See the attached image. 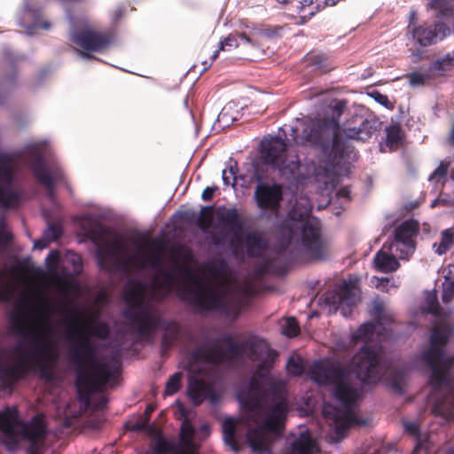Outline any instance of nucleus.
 <instances>
[{
    "label": "nucleus",
    "instance_id": "obj_1",
    "mask_svg": "<svg viewBox=\"0 0 454 454\" xmlns=\"http://www.w3.org/2000/svg\"><path fill=\"white\" fill-rule=\"evenodd\" d=\"M346 107V100L331 99L325 110L328 117L312 121L304 128L301 137H294L295 143L312 145L325 155L333 156V160L351 158L354 148L348 139H369L377 130L379 122L375 118H364L363 115L356 114L341 131L339 119Z\"/></svg>",
    "mask_w": 454,
    "mask_h": 454
},
{
    "label": "nucleus",
    "instance_id": "obj_2",
    "mask_svg": "<svg viewBox=\"0 0 454 454\" xmlns=\"http://www.w3.org/2000/svg\"><path fill=\"white\" fill-rule=\"evenodd\" d=\"M66 313L72 318L67 328V338L73 341L70 358L77 368L75 386L78 397L86 406H90L91 395L101 392L105 386L114 381V372L108 363L96 359V348L79 322L78 312L66 309Z\"/></svg>",
    "mask_w": 454,
    "mask_h": 454
},
{
    "label": "nucleus",
    "instance_id": "obj_3",
    "mask_svg": "<svg viewBox=\"0 0 454 454\" xmlns=\"http://www.w3.org/2000/svg\"><path fill=\"white\" fill-rule=\"evenodd\" d=\"M309 373L311 379L317 384L333 386L335 398L343 404V409L330 404L323 408L324 417L334 423V434L338 440L344 438L353 425L365 424L364 421L358 419L351 410L357 398V391L349 382L348 366L315 362L309 369Z\"/></svg>",
    "mask_w": 454,
    "mask_h": 454
},
{
    "label": "nucleus",
    "instance_id": "obj_4",
    "mask_svg": "<svg viewBox=\"0 0 454 454\" xmlns=\"http://www.w3.org/2000/svg\"><path fill=\"white\" fill-rule=\"evenodd\" d=\"M450 334V329L447 325L434 327L430 336V347L423 352L422 358L432 371L429 383L433 388H447V393L433 404V414L446 420H454V387L449 379L450 370L454 365V357H446L444 352Z\"/></svg>",
    "mask_w": 454,
    "mask_h": 454
},
{
    "label": "nucleus",
    "instance_id": "obj_5",
    "mask_svg": "<svg viewBox=\"0 0 454 454\" xmlns=\"http://www.w3.org/2000/svg\"><path fill=\"white\" fill-rule=\"evenodd\" d=\"M223 342L226 344V350L222 349L217 340H207L197 345L190 353L191 361L218 366L243 356L251 361H259L278 355L264 340L257 337L237 341L231 335H226Z\"/></svg>",
    "mask_w": 454,
    "mask_h": 454
},
{
    "label": "nucleus",
    "instance_id": "obj_6",
    "mask_svg": "<svg viewBox=\"0 0 454 454\" xmlns=\"http://www.w3.org/2000/svg\"><path fill=\"white\" fill-rule=\"evenodd\" d=\"M48 434L45 415L37 413L29 420L23 421L16 406H6L0 410V443L6 449L15 450L20 440H26L29 446L27 454H43Z\"/></svg>",
    "mask_w": 454,
    "mask_h": 454
},
{
    "label": "nucleus",
    "instance_id": "obj_7",
    "mask_svg": "<svg viewBox=\"0 0 454 454\" xmlns=\"http://www.w3.org/2000/svg\"><path fill=\"white\" fill-rule=\"evenodd\" d=\"M265 417L260 427L249 429L247 439L254 451H262L269 445L268 433L281 435L289 411L286 384L270 380L263 391Z\"/></svg>",
    "mask_w": 454,
    "mask_h": 454
},
{
    "label": "nucleus",
    "instance_id": "obj_8",
    "mask_svg": "<svg viewBox=\"0 0 454 454\" xmlns=\"http://www.w3.org/2000/svg\"><path fill=\"white\" fill-rule=\"evenodd\" d=\"M289 239L294 242L298 254L309 262H319L327 259L330 253V242L321 234L319 223L307 215L291 212L285 223Z\"/></svg>",
    "mask_w": 454,
    "mask_h": 454
},
{
    "label": "nucleus",
    "instance_id": "obj_9",
    "mask_svg": "<svg viewBox=\"0 0 454 454\" xmlns=\"http://www.w3.org/2000/svg\"><path fill=\"white\" fill-rule=\"evenodd\" d=\"M126 309L123 317L140 337L151 338L160 323V317L146 303V286L139 280L127 285L124 289Z\"/></svg>",
    "mask_w": 454,
    "mask_h": 454
},
{
    "label": "nucleus",
    "instance_id": "obj_10",
    "mask_svg": "<svg viewBox=\"0 0 454 454\" xmlns=\"http://www.w3.org/2000/svg\"><path fill=\"white\" fill-rule=\"evenodd\" d=\"M52 326L48 320L40 325H31L28 333L31 336V349L27 360L38 371L42 379L52 380L54 369L59 361V351L56 341L51 337Z\"/></svg>",
    "mask_w": 454,
    "mask_h": 454
},
{
    "label": "nucleus",
    "instance_id": "obj_11",
    "mask_svg": "<svg viewBox=\"0 0 454 454\" xmlns=\"http://www.w3.org/2000/svg\"><path fill=\"white\" fill-rule=\"evenodd\" d=\"M223 226L233 233L230 246L234 254L243 251L249 258H260L267 251L269 242L263 233L258 230H251L243 236L239 232L243 230V221L236 208L227 209L221 216Z\"/></svg>",
    "mask_w": 454,
    "mask_h": 454
},
{
    "label": "nucleus",
    "instance_id": "obj_12",
    "mask_svg": "<svg viewBox=\"0 0 454 454\" xmlns=\"http://www.w3.org/2000/svg\"><path fill=\"white\" fill-rule=\"evenodd\" d=\"M184 294L183 299L189 302L201 312H219L224 317L237 318L241 312L239 301L227 299L213 287L199 286L193 289L189 285L179 287Z\"/></svg>",
    "mask_w": 454,
    "mask_h": 454
},
{
    "label": "nucleus",
    "instance_id": "obj_13",
    "mask_svg": "<svg viewBox=\"0 0 454 454\" xmlns=\"http://www.w3.org/2000/svg\"><path fill=\"white\" fill-rule=\"evenodd\" d=\"M260 155L262 161L278 169L283 175L294 174L299 170L301 162L297 155L286 154V144L278 137L265 138L261 142Z\"/></svg>",
    "mask_w": 454,
    "mask_h": 454
},
{
    "label": "nucleus",
    "instance_id": "obj_14",
    "mask_svg": "<svg viewBox=\"0 0 454 454\" xmlns=\"http://www.w3.org/2000/svg\"><path fill=\"white\" fill-rule=\"evenodd\" d=\"M147 265L158 272L153 281V288L162 297H166L176 286V270L175 268L170 270L163 268V246L161 243L157 242V249L152 247L141 256L140 267L144 268Z\"/></svg>",
    "mask_w": 454,
    "mask_h": 454
},
{
    "label": "nucleus",
    "instance_id": "obj_15",
    "mask_svg": "<svg viewBox=\"0 0 454 454\" xmlns=\"http://www.w3.org/2000/svg\"><path fill=\"white\" fill-rule=\"evenodd\" d=\"M350 367L364 384L376 383L382 377L380 353L367 344L353 356Z\"/></svg>",
    "mask_w": 454,
    "mask_h": 454
},
{
    "label": "nucleus",
    "instance_id": "obj_16",
    "mask_svg": "<svg viewBox=\"0 0 454 454\" xmlns=\"http://www.w3.org/2000/svg\"><path fill=\"white\" fill-rule=\"evenodd\" d=\"M70 40L83 51L80 55L90 59V52H101L113 42V35L108 31H98L93 28H82L72 33Z\"/></svg>",
    "mask_w": 454,
    "mask_h": 454
},
{
    "label": "nucleus",
    "instance_id": "obj_17",
    "mask_svg": "<svg viewBox=\"0 0 454 454\" xmlns=\"http://www.w3.org/2000/svg\"><path fill=\"white\" fill-rule=\"evenodd\" d=\"M419 232V223L414 219H409L403 221L399 224L394 234V240L389 246L391 250L393 247H396V250H400L401 258L408 256L412 254L416 247L414 239Z\"/></svg>",
    "mask_w": 454,
    "mask_h": 454
},
{
    "label": "nucleus",
    "instance_id": "obj_18",
    "mask_svg": "<svg viewBox=\"0 0 454 454\" xmlns=\"http://www.w3.org/2000/svg\"><path fill=\"white\" fill-rule=\"evenodd\" d=\"M283 187L281 184L260 183L256 185L254 197L256 205L263 210L278 211L283 200Z\"/></svg>",
    "mask_w": 454,
    "mask_h": 454
},
{
    "label": "nucleus",
    "instance_id": "obj_19",
    "mask_svg": "<svg viewBox=\"0 0 454 454\" xmlns=\"http://www.w3.org/2000/svg\"><path fill=\"white\" fill-rule=\"evenodd\" d=\"M28 165L35 177L45 187L47 197L54 201L56 198L55 180L46 166L43 154L36 150L31 151Z\"/></svg>",
    "mask_w": 454,
    "mask_h": 454
},
{
    "label": "nucleus",
    "instance_id": "obj_20",
    "mask_svg": "<svg viewBox=\"0 0 454 454\" xmlns=\"http://www.w3.org/2000/svg\"><path fill=\"white\" fill-rule=\"evenodd\" d=\"M325 302L334 307L342 316L351 315L352 309L356 302V294L353 286L345 282L337 291L329 292L325 294Z\"/></svg>",
    "mask_w": 454,
    "mask_h": 454
},
{
    "label": "nucleus",
    "instance_id": "obj_21",
    "mask_svg": "<svg viewBox=\"0 0 454 454\" xmlns=\"http://www.w3.org/2000/svg\"><path fill=\"white\" fill-rule=\"evenodd\" d=\"M12 172L9 166H0V207L4 209L15 208L21 200V193L14 191L12 183Z\"/></svg>",
    "mask_w": 454,
    "mask_h": 454
},
{
    "label": "nucleus",
    "instance_id": "obj_22",
    "mask_svg": "<svg viewBox=\"0 0 454 454\" xmlns=\"http://www.w3.org/2000/svg\"><path fill=\"white\" fill-rule=\"evenodd\" d=\"M447 32H450L448 27L443 22L438 21L432 25L423 24L414 27L412 36L419 45L427 47L434 44L439 39H443Z\"/></svg>",
    "mask_w": 454,
    "mask_h": 454
},
{
    "label": "nucleus",
    "instance_id": "obj_23",
    "mask_svg": "<svg viewBox=\"0 0 454 454\" xmlns=\"http://www.w3.org/2000/svg\"><path fill=\"white\" fill-rule=\"evenodd\" d=\"M125 249L123 244L115 239L112 243H107L106 247H99L98 250V261L101 268L104 269H121L127 265L131 258L121 260L117 253L123 252Z\"/></svg>",
    "mask_w": 454,
    "mask_h": 454
},
{
    "label": "nucleus",
    "instance_id": "obj_24",
    "mask_svg": "<svg viewBox=\"0 0 454 454\" xmlns=\"http://www.w3.org/2000/svg\"><path fill=\"white\" fill-rule=\"evenodd\" d=\"M30 369L24 361L12 366H4L0 363V387L4 391L12 393L16 384L23 380Z\"/></svg>",
    "mask_w": 454,
    "mask_h": 454
},
{
    "label": "nucleus",
    "instance_id": "obj_25",
    "mask_svg": "<svg viewBox=\"0 0 454 454\" xmlns=\"http://www.w3.org/2000/svg\"><path fill=\"white\" fill-rule=\"evenodd\" d=\"M188 395L194 404L202 403L206 399L215 400V392L211 382L195 375L189 378Z\"/></svg>",
    "mask_w": 454,
    "mask_h": 454
},
{
    "label": "nucleus",
    "instance_id": "obj_26",
    "mask_svg": "<svg viewBox=\"0 0 454 454\" xmlns=\"http://www.w3.org/2000/svg\"><path fill=\"white\" fill-rule=\"evenodd\" d=\"M268 433L269 445L267 449L257 453L267 452V454H273L270 450L271 440ZM317 450V444L309 434H301L299 438L294 441L291 444L290 450L286 454H315Z\"/></svg>",
    "mask_w": 454,
    "mask_h": 454
},
{
    "label": "nucleus",
    "instance_id": "obj_27",
    "mask_svg": "<svg viewBox=\"0 0 454 454\" xmlns=\"http://www.w3.org/2000/svg\"><path fill=\"white\" fill-rule=\"evenodd\" d=\"M239 39L244 43H251L254 45L252 39L245 33L230 34L226 38L220 42L219 49L215 50L209 59H202L201 64L203 70L208 69L214 60L218 57L220 51H230L239 46Z\"/></svg>",
    "mask_w": 454,
    "mask_h": 454
},
{
    "label": "nucleus",
    "instance_id": "obj_28",
    "mask_svg": "<svg viewBox=\"0 0 454 454\" xmlns=\"http://www.w3.org/2000/svg\"><path fill=\"white\" fill-rule=\"evenodd\" d=\"M159 328L163 330L161 348L162 351L166 352L177 342L180 336V326L175 321H162L160 319V325L156 331Z\"/></svg>",
    "mask_w": 454,
    "mask_h": 454
},
{
    "label": "nucleus",
    "instance_id": "obj_29",
    "mask_svg": "<svg viewBox=\"0 0 454 454\" xmlns=\"http://www.w3.org/2000/svg\"><path fill=\"white\" fill-rule=\"evenodd\" d=\"M373 263L375 269L383 273L394 272L400 267V263L395 257L383 250H380L376 253L373 258Z\"/></svg>",
    "mask_w": 454,
    "mask_h": 454
},
{
    "label": "nucleus",
    "instance_id": "obj_30",
    "mask_svg": "<svg viewBox=\"0 0 454 454\" xmlns=\"http://www.w3.org/2000/svg\"><path fill=\"white\" fill-rule=\"evenodd\" d=\"M154 454H193L192 451L184 450L179 444L158 437L153 448Z\"/></svg>",
    "mask_w": 454,
    "mask_h": 454
},
{
    "label": "nucleus",
    "instance_id": "obj_31",
    "mask_svg": "<svg viewBox=\"0 0 454 454\" xmlns=\"http://www.w3.org/2000/svg\"><path fill=\"white\" fill-rule=\"evenodd\" d=\"M263 398V391L260 381L252 378L249 383V389L247 396L246 405L251 410H258L261 408L262 399Z\"/></svg>",
    "mask_w": 454,
    "mask_h": 454
},
{
    "label": "nucleus",
    "instance_id": "obj_32",
    "mask_svg": "<svg viewBox=\"0 0 454 454\" xmlns=\"http://www.w3.org/2000/svg\"><path fill=\"white\" fill-rule=\"evenodd\" d=\"M236 420L232 418H227L223 422V438L226 445L233 451L239 452L240 446L236 440Z\"/></svg>",
    "mask_w": 454,
    "mask_h": 454
},
{
    "label": "nucleus",
    "instance_id": "obj_33",
    "mask_svg": "<svg viewBox=\"0 0 454 454\" xmlns=\"http://www.w3.org/2000/svg\"><path fill=\"white\" fill-rule=\"evenodd\" d=\"M307 61L322 74H325L333 68L331 59L325 53H311L308 56Z\"/></svg>",
    "mask_w": 454,
    "mask_h": 454
},
{
    "label": "nucleus",
    "instance_id": "obj_34",
    "mask_svg": "<svg viewBox=\"0 0 454 454\" xmlns=\"http://www.w3.org/2000/svg\"><path fill=\"white\" fill-rule=\"evenodd\" d=\"M387 145L390 150H396L402 145L403 130L399 124H393L386 129Z\"/></svg>",
    "mask_w": 454,
    "mask_h": 454
},
{
    "label": "nucleus",
    "instance_id": "obj_35",
    "mask_svg": "<svg viewBox=\"0 0 454 454\" xmlns=\"http://www.w3.org/2000/svg\"><path fill=\"white\" fill-rule=\"evenodd\" d=\"M205 270L214 278L223 277L228 270V263L223 258L214 260L205 264Z\"/></svg>",
    "mask_w": 454,
    "mask_h": 454
},
{
    "label": "nucleus",
    "instance_id": "obj_36",
    "mask_svg": "<svg viewBox=\"0 0 454 454\" xmlns=\"http://www.w3.org/2000/svg\"><path fill=\"white\" fill-rule=\"evenodd\" d=\"M376 330V324L372 322H366L363 324L352 335L354 341H364L371 340L374 335Z\"/></svg>",
    "mask_w": 454,
    "mask_h": 454
},
{
    "label": "nucleus",
    "instance_id": "obj_37",
    "mask_svg": "<svg viewBox=\"0 0 454 454\" xmlns=\"http://www.w3.org/2000/svg\"><path fill=\"white\" fill-rule=\"evenodd\" d=\"M371 313L377 325H388L392 322V318L385 313V307L382 301H375Z\"/></svg>",
    "mask_w": 454,
    "mask_h": 454
},
{
    "label": "nucleus",
    "instance_id": "obj_38",
    "mask_svg": "<svg viewBox=\"0 0 454 454\" xmlns=\"http://www.w3.org/2000/svg\"><path fill=\"white\" fill-rule=\"evenodd\" d=\"M454 240V232L450 229H446L442 232L441 242L439 245L434 244L435 253L442 255L447 253Z\"/></svg>",
    "mask_w": 454,
    "mask_h": 454
},
{
    "label": "nucleus",
    "instance_id": "obj_39",
    "mask_svg": "<svg viewBox=\"0 0 454 454\" xmlns=\"http://www.w3.org/2000/svg\"><path fill=\"white\" fill-rule=\"evenodd\" d=\"M94 243H106L109 231L101 223L94 224L88 233Z\"/></svg>",
    "mask_w": 454,
    "mask_h": 454
},
{
    "label": "nucleus",
    "instance_id": "obj_40",
    "mask_svg": "<svg viewBox=\"0 0 454 454\" xmlns=\"http://www.w3.org/2000/svg\"><path fill=\"white\" fill-rule=\"evenodd\" d=\"M110 333V328L107 324L93 320L90 323V335L99 339H106Z\"/></svg>",
    "mask_w": 454,
    "mask_h": 454
},
{
    "label": "nucleus",
    "instance_id": "obj_41",
    "mask_svg": "<svg viewBox=\"0 0 454 454\" xmlns=\"http://www.w3.org/2000/svg\"><path fill=\"white\" fill-rule=\"evenodd\" d=\"M181 372H176L169 377L166 383V387L164 391L166 395H173L179 391L181 387Z\"/></svg>",
    "mask_w": 454,
    "mask_h": 454
},
{
    "label": "nucleus",
    "instance_id": "obj_42",
    "mask_svg": "<svg viewBox=\"0 0 454 454\" xmlns=\"http://www.w3.org/2000/svg\"><path fill=\"white\" fill-rule=\"evenodd\" d=\"M285 27L278 25H268L258 30V35L268 39L278 38L282 36Z\"/></svg>",
    "mask_w": 454,
    "mask_h": 454
},
{
    "label": "nucleus",
    "instance_id": "obj_43",
    "mask_svg": "<svg viewBox=\"0 0 454 454\" xmlns=\"http://www.w3.org/2000/svg\"><path fill=\"white\" fill-rule=\"evenodd\" d=\"M449 166L450 162L441 161L439 166L430 175L429 181H435L436 183H439L442 180V184H444L446 181Z\"/></svg>",
    "mask_w": 454,
    "mask_h": 454
},
{
    "label": "nucleus",
    "instance_id": "obj_44",
    "mask_svg": "<svg viewBox=\"0 0 454 454\" xmlns=\"http://www.w3.org/2000/svg\"><path fill=\"white\" fill-rule=\"evenodd\" d=\"M237 163L234 166H230L228 168L223 169L222 173L223 182L227 186L234 187L237 184Z\"/></svg>",
    "mask_w": 454,
    "mask_h": 454
},
{
    "label": "nucleus",
    "instance_id": "obj_45",
    "mask_svg": "<svg viewBox=\"0 0 454 454\" xmlns=\"http://www.w3.org/2000/svg\"><path fill=\"white\" fill-rule=\"evenodd\" d=\"M282 333L284 335L289 338L295 337L299 334L300 327L298 322L294 317H290L286 320L283 327Z\"/></svg>",
    "mask_w": 454,
    "mask_h": 454
},
{
    "label": "nucleus",
    "instance_id": "obj_46",
    "mask_svg": "<svg viewBox=\"0 0 454 454\" xmlns=\"http://www.w3.org/2000/svg\"><path fill=\"white\" fill-rule=\"evenodd\" d=\"M452 63L453 58L447 54L444 58L435 60L432 65V68L435 71L446 72L450 69Z\"/></svg>",
    "mask_w": 454,
    "mask_h": 454
},
{
    "label": "nucleus",
    "instance_id": "obj_47",
    "mask_svg": "<svg viewBox=\"0 0 454 454\" xmlns=\"http://www.w3.org/2000/svg\"><path fill=\"white\" fill-rule=\"evenodd\" d=\"M426 301H427V305L428 313H430L435 317H439L441 315L442 309L439 304L436 294H429L427 297Z\"/></svg>",
    "mask_w": 454,
    "mask_h": 454
},
{
    "label": "nucleus",
    "instance_id": "obj_48",
    "mask_svg": "<svg viewBox=\"0 0 454 454\" xmlns=\"http://www.w3.org/2000/svg\"><path fill=\"white\" fill-rule=\"evenodd\" d=\"M276 356L265 357L257 364L255 372L259 377H263L269 373L272 367V363Z\"/></svg>",
    "mask_w": 454,
    "mask_h": 454
},
{
    "label": "nucleus",
    "instance_id": "obj_49",
    "mask_svg": "<svg viewBox=\"0 0 454 454\" xmlns=\"http://www.w3.org/2000/svg\"><path fill=\"white\" fill-rule=\"evenodd\" d=\"M454 299V279L444 281L442 284V300L444 303H449Z\"/></svg>",
    "mask_w": 454,
    "mask_h": 454
},
{
    "label": "nucleus",
    "instance_id": "obj_50",
    "mask_svg": "<svg viewBox=\"0 0 454 454\" xmlns=\"http://www.w3.org/2000/svg\"><path fill=\"white\" fill-rule=\"evenodd\" d=\"M62 233V228L59 224L51 223L43 234L51 242L58 240L61 237Z\"/></svg>",
    "mask_w": 454,
    "mask_h": 454
},
{
    "label": "nucleus",
    "instance_id": "obj_51",
    "mask_svg": "<svg viewBox=\"0 0 454 454\" xmlns=\"http://www.w3.org/2000/svg\"><path fill=\"white\" fill-rule=\"evenodd\" d=\"M288 372L294 376H300L303 373L304 368L299 359L291 357L287 362Z\"/></svg>",
    "mask_w": 454,
    "mask_h": 454
},
{
    "label": "nucleus",
    "instance_id": "obj_52",
    "mask_svg": "<svg viewBox=\"0 0 454 454\" xmlns=\"http://www.w3.org/2000/svg\"><path fill=\"white\" fill-rule=\"evenodd\" d=\"M405 78L408 79L411 86H420L424 85L427 80V75L419 72H412L405 74Z\"/></svg>",
    "mask_w": 454,
    "mask_h": 454
},
{
    "label": "nucleus",
    "instance_id": "obj_53",
    "mask_svg": "<svg viewBox=\"0 0 454 454\" xmlns=\"http://www.w3.org/2000/svg\"><path fill=\"white\" fill-rule=\"evenodd\" d=\"M12 327L20 333H24L25 320L20 313H13L10 317Z\"/></svg>",
    "mask_w": 454,
    "mask_h": 454
},
{
    "label": "nucleus",
    "instance_id": "obj_54",
    "mask_svg": "<svg viewBox=\"0 0 454 454\" xmlns=\"http://www.w3.org/2000/svg\"><path fill=\"white\" fill-rule=\"evenodd\" d=\"M212 223V209L211 207H204L199 219V225L202 229L208 228Z\"/></svg>",
    "mask_w": 454,
    "mask_h": 454
},
{
    "label": "nucleus",
    "instance_id": "obj_55",
    "mask_svg": "<svg viewBox=\"0 0 454 454\" xmlns=\"http://www.w3.org/2000/svg\"><path fill=\"white\" fill-rule=\"evenodd\" d=\"M194 428L192 425L188 421L184 420L181 426L180 437L183 441L192 438L194 434Z\"/></svg>",
    "mask_w": 454,
    "mask_h": 454
},
{
    "label": "nucleus",
    "instance_id": "obj_56",
    "mask_svg": "<svg viewBox=\"0 0 454 454\" xmlns=\"http://www.w3.org/2000/svg\"><path fill=\"white\" fill-rule=\"evenodd\" d=\"M31 301L27 294H23L17 301L15 307L19 312H27L30 310Z\"/></svg>",
    "mask_w": 454,
    "mask_h": 454
},
{
    "label": "nucleus",
    "instance_id": "obj_57",
    "mask_svg": "<svg viewBox=\"0 0 454 454\" xmlns=\"http://www.w3.org/2000/svg\"><path fill=\"white\" fill-rule=\"evenodd\" d=\"M12 234L11 232L0 230V249L4 250L7 248L11 241L12 240Z\"/></svg>",
    "mask_w": 454,
    "mask_h": 454
},
{
    "label": "nucleus",
    "instance_id": "obj_58",
    "mask_svg": "<svg viewBox=\"0 0 454 454\" xmlns=\"http://www.w3.org/2000/svg\"><path fill=\"white\" fill-rule=\"evenodd\" d=\"M12 292L8 284L0 285V301H8L12 297Z\"/></svg>",
    "mask_w": 454,
    "mask_h": 454
},
{
    "label": "nucleus",
    "instance_id": "obj_59",
    "mask_svg": "<svg viewBox=\"0 0 454 454\" xmlns=\"http://www.w3.org/2000/svg\"><path fill=\"white\" fill-rule=\"evenodd\" d=\"M37 310L42 312L39 316L40 318H43L44 313L54 311V306L46 300H42L40 305L37 307Z\"/></svg>",
    "mask_w": 454,
    "mask_h": 454
},
{
    "label": "nucleus",
    "instance_id": "obj_60",
    "mask_svg": "<svg viewBox=\"0 0 454 454\" xmlns=\"http://www.w3.org/2000/svg\"><path fill=\"white\" fill-rule=\"evenodd\" d=\"M218 190V187L216 185L214 186H207L201 194V199L204 201H209L213 199L215 192Z\"/></svg>",
    "mask_w": 454,
    "mask_h": 454
},
{
    "label": "nucleus",
    "instance_id": "obj_61",
    "mask_svg": "<svg viewBox=\"0 0 454 454\" xmlns=\"http://www.w3.org/2000/svg\"><path fill=\"white\" fill-rule=\"evenodd\" d=\"M59 254L58 251L52 250L46 257V262L49 267H55L59 263Z\"/></svg>",
    "mask_w": 454,
    "mask_h": 454
},
{
    "label": "nucleus",
    "instance_id": "obj_62",
    "mask_svg": "<svg viewBox=\"0 0 454 454\" xmlns=\"http://www.w3.org/2000/svg\"><path fill=\"white\" fill-rule=\"evenodd\" d=\"M107 402L108 398L106 395H102L98 396L97 400H95V402L92 403V407L96 411H101L105 409Z\"/></svg>",
    "mask_w": 454,
    "mask_h": 454
},
{
    "label": "nucleus",
    "instance_id": "obj_63",
    "mask_svg": "<svg viewBox=\"0 0 454 454\" xmlns=\"http://www.w3.org/2000/svg\"><path fill=\"white\" fill-rule=\"evenodd\" d=\"M50 243H51V241L49 240V239H47L45 237V235L43 234V237L42 239L35 241L34 247L41 250V249L47 247L50 245Z\"/></svg>",
    "mask_w": 454,
    "mask_h": 454
},
{
    "label": "nucleus",
    "instance_id": "obj_64",
    "mask_svg": "<svg viewBox=\"0 0 454 454\" xmlns=\"http://www.w3.org/2000/svg\"><path fill=\"white\" fill-rule=\"evenodd\" d=\"M177 270L183 273L185 278L191 280L194 279V275L192 274V270L189 268L184 267V265H178Z\"/></svg>",
    "mask_w": 454,
    "mask_h": 454
}]
</instances>
